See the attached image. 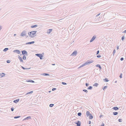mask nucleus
<instances>
[{"instance_id": "1", "label": "nucleus", "mask_w": 126, "mask_h": 126, "mask_svg": "<svg viewBox=\"0 0 126 126\" xmlns=\"http://www.w3.org/2000/svg\"><path fill=\"white\" fill-rule=\"evenodd\" d=\"M36 31H32L28 33V35L31 38H33L36 36Z\"/></svg>"}, {"instance_id": "2", "label": "nucleus", "mask_w": 126, "mask_h": 126, "mask_svg": "<svg viewBox=\"0 0 126 126\" xmlns=\"http://www.w3.org/2000/svg\"><path fill=\"white\" fill-rule=\"evenodd\" d=\"M35 55L38 57H39L40 59H42V58L43 57L42 54H36Z\"/></svg>"}, {"instance_id": "3", "label": "nucleus", "mask_w": 126, "mask_h": 126, "mask_svg": "<svg viewBox=\"0 0 126 126\" xmlns=\"http://www.w3.org/2000/svg\"><path fill=\"white\" fill-rule=\"evenodd\" d=\"M77 53V51H74L71 55V56H76Z\"/></svg>"}, {"instance_id": "4", "label": "nucleus", "mask_w": 126, "mask_h": 126, "mask_svg": "<svg viewBox=\"0 0 126 126\" xmlns=\"http://www.w3.org/2000/svg\"><path fill=\"white\" fill-rule=\"evenodd\" d=\"M96 36H94L90 40V42H92L96 38Z\"/></svg>"}, {"instance_id": "5", "label": "nucleus", "mask_w": 126, "mask_h": 126, "mask_svg": "<svg viewBox=\"0 0 126 126\" xmlns=\"http://www.w3.org/2000/svg\"><path fill=\"white\" fill-rule=\"evenodd\" d=\"M13 52H16L18 54H20L21 52L19 50L17 49L14 50Z\"/></svg>"}, {"instance_id": "6", "label": "nucleus", "mask_w": 126, "mask_h": 126, "mask_svg": "<svg viewBox=\"0 0 126 126\" xmlns=\"http://www.w3.org/2000/svg\"><path fill=\"white\" fill-rule=\"evenodd\" d=\"M75 124H77V126H80L81 125L80 122L79 121H78Z\"/></svg>"}, {"instance_id": "7", "label": "nucleus", "mask_w": 126, "mask_h": 126, "mask_svg": "<svg viewBox=\"0 0 126 126\" xmlns=\"http://www.w3.org/2000/svg\"><path fill=\"white\" fill-rule=\"evenodd\" d=\"M31 119V117L30 116H28L24 118V121L28 120Z\"/></svg>"}, {"instance_id": "8", "label": "nucleus", "mask_w": 126, "mask_h": 126, "mask_svg": "<svg viewBox=\"0 0 126 126\" xmlns=\"http://www.w3.org/2000/svg\"><path fill=\"white\" fill-rule=\"evenodd\" d=\"M87 63H84L82 65H80L79 67V68H81L83 66H85L87 65Z\"/></svg>"}, {"instance_id": "9", "label": "nucleus", "mask_w": 126, "mask_h": 126, "mask_svg": "<svg viewBox=\"0 0 126 126\" xmlns=\"http://www.w3.org/2000/svg\"><path fill=\"white\" fill-rule=\"evenodd\" d=\"M34 43H35L34 41H33L32 42H28L27 43H25V44H26V45H28V44L30 45V44H34Z\"/></svg>"}, {"instance_id": "10", "label": "nucleus", "mask_w": 126, "mask_h": 126, "mask_svg": "<svg viewBox=\"0 0 126 126\" xmlns=\"http://www.w3.org/2000/svg\"><path fill=\"white\" fill-rule=\"evenodd\" d=\"M5 75V74L4 73H1L0 74V76L1 78L4 77Z\"/></svg>"}, {"instance_id": "11", "label": "nucleus", "mask_w": 126, "mask_h": 126, "mask_svg": "<svg viewBox=\"0 0 126 126\" xmlns=\"http://www.w3.org/2000/svg\"><path fill=\"white\" fill-rule=\"evenodd\" d=\"M19 100V99H17L16 100H14L13 101V102L16 103H18Z\"/></svg>"}, {"instance_id": "12", "label": "nucleus", "mask_w": 126, "mask_h": 126, "mask_svg": "<svg viewBox=\"0 0 126 126\" xmlns=\"http://www.w3.org/2000/svg\"><path fill=\"white\" fill-rule=\"evenodd\" d=\"M33 91H31L30 92H28V93H27L25 94V95H27L31 94H32V93H33Z\"/></svg>"}, {"instance_id": "13", "label": "nucleus", "mask_w": 126, "mask_h": 126, "mask_svg": "<svg viewBox=\"0 0 126 126\" xmlns=\"http://www.w3.org/2000/svg\"><path fill=\"white\" fill-rule=\"evenodd\" d=\"M93 60H92L88 62H87L86 63H87V65H88L89 64H90L93 62Z\"/></svg>"}, {"instance_id": "14", "label": "nucleus", "mask_w": 126, "mask_h": 126, "mask_svg": "<svg viewBox=\"0 0 126 126\" xmlns=\"http://www.w3.org/2000/svg\"><path fill=\"white\" fill-rule=\"evenodd\" d=\"M112 109L115 110H117L119 109V108L117 107H113Z\"/></svg>"}, {"instance_id": "15", "label": "nucleus", "mask_w": 126, "mask_h": 126, "mask_svg": "<svg viewBox=\"0 0 126 126\" xmlns=\"http://www.w3.org/2000/svg\"><path fill=\"white\" fill-rule=\"evenodd\" d=\"M18 59H19L21 62H23V60L22 59V57H21L20 56H19L18 57Z\"/></svg>"}, {"instance_id": "16", "label": "nucleus", "mask_w": 126, "mask_h": 126, "mask_svg": "<svg viewBox=\"0 0 126 126\" xmlns=\"http://www.w3.org/2000/svg\"><path fill=\"white\" fill-rule=\"evenodd\" d=\"M52 31V29H49L47 31V33H50Z\"/></svg>"}, {"instance_id": "17", "label": "nucleus", "mask_w": 126, "mask_h": 126, "mask_svg": "<svg viewBox=\"0 0 126 126\" xmlns=\"http://www.w3.org/2000/svg\"><path fill=\"white\" fill-rule=\"evenodd\" d=\"M96 66L97 67H99V69L100 70H101L102 69L100 65L99 64H97L96 65Z\"/></svg>"}, {"instance_id": "18", "label": "nucleus", "mask_w": 126, "mask_h": 126, "mask_svg": "<svg viewBox=\"0 0 126 126\" xmlns=\"http://www.w3.org/2000/svg\"><path fill=\"white\" fill-rule=\"evenodd\" d=\"M93 117L92 115L91 114H90L89 116L90 119H92L93 118Z\"/></svg>"}, {"instance_id": "19", "label": "nucleus", "mask_w": 126, "mask_h": 126, "mask_svg": "<svg viewBox=\"0 0 126 126\" xmlns=\"http://www.w3.org/2000/svg\"><path fill=\"white\" fill-rule=\"evenodd\" d=\"M86 115L87 116H89L90 115V112L89 111H87L86 112Z\"/></svg>"}, {"instance_id": "20", "label": "nucleus", "mask_w": 126, "mask_h": 126, "mask_svg": "<svg viewBox=\"0 0 126 126\" xmlns=\"http://www.w3.org/2000/svg\"><path fill=\"white\" fill-rule=\"evenodd\" d=\"M103 81L105 82H107L109 81L108 79L107 78H106L103 79Z\"/></svg>"}, {"instance_id": "21", "label": "nucleus", "mask_w": 126, "mask_h": 126, "mask_svg": "<svg viewBox=\"0 0 126 126\" xmlns=\"http://www.w3.org/2000/svg\"><path fill=\"white\" fill-rule=\"evenodd\" d=\"M37 26V25H33L31 26V27L32 28H33L34 27H36Z\"/></svg>"}, {"instance_id": "22", "label": "nucleus", "mask_w": 126, "mask_h": 126, "mask_svg": "<svg viewBox=\"0 0 126 126\" xmlns=\"http://www.w3.org/2000/svg\"><path fill=\"white\" fill-rule=\"evenodd\" d=\"M93 87L92 86H90L87 88L88 90H92V89Z\"/></svg>"}, {"instance_id": "23", "label": "nucleus", "mask_w": 126, "mask_h": 126, "mask_svg": "<svg viewBox=\"0 0 126 126\" xmlns=\"http://www.w3.org/2000/svg\"><path fill=\"white\" fill-rule=\"evenodd\" d=\"M8 48H4L3 50V51H4V52H6V51L7 50H8Z\"/></svg>"}, {"instance_id": "24", "label": "nucleus", "mask_w": 126, "mask_h": 126, "mask_svg": "<svg viewBox=\"0 0 126 126\" xmlns=\"http://www.w3.org/2000/svg\"><path fill=\"white\" fill-rule=\"evenodd\" d=\"M8 117V119H9V120H12L13 119V118H14V117L13 116H12L11 117Z\"/></svg>"}, {"instance_id": "25", "label": "nucleus", "mask_w": 126, "mask_h": 126, "mask_svg": "<svg viewBox=\"0 0 126 126\" xmlns=\"http://www.w3.org/2000/svg\"><path fill=\"white\" fill-rule=\"evenodd\" d=\"M43 75L45 76H49V74L47 73H44L43 74Z\"/></svg>"}, {"instance_id": "26", "label": "nucleus", "mask_w": 126, "mask_h": 126, "mask_svg": "<svg viewBox=\"0 0 126 126\" xmlns=\"http://www.w3.org/2000/svg\"><path fill=\"white\" fill-rule=\"evenodd\" d=\"M118 113L116 112H113V114L114 115H116Z\"/></svg>"}, {"instance_id": "27", "label": "nucleus", "mask_w": 126, "mask_h": 126, "mask_svg": "<svg viewBox=\"0 0 126 126\" xmlns=\"http://www.w3.org/2000/svg\"><path fill=\"white\" fill-rule=\"evenodd\" d=\"M21 52H22V54L23 55V56L22 57V59H23L24 60V50H22Z\"/></svg>"}, {"instance_id": "28", "label": "nucleus", "mask_w": 126, "mask_h": 126, "mask_svg": "<svg viewBox=\"0 0 126 126\" xmlns=\"http://www.w3.org/2000/svg\"><path fill=\"white\" fill-rule=\"evenodd\" d=\"M78 115L79 116H80L81 115V112H79L78 113Z\"/></svg>"}, {"instance_id": "29", "label": "nucleus", "mask_w": 126, "mask_h": 126, "mask_svg": "<svg viewBox=\"0 0 126 126\" xmlns=\"http://www.w3.org/2000/svg\"><path fill=\"white\" fill-rule=\"evenodd\" d=\"M54 104H50L49 105V106L50 107H53V106H54Z\"/></svg>"}, {"instance_id": "30", "label": "nucleus", "mask_w": 126, "mask_h": 126, "mask_svg": "<svg viewBox=\"0 0 126 126\" xmlns=\"http://www.w3.org/2000/svg\"><path fill=\"white\" fill-rule=\"evenodd\" d=\"M25 54L26 55H27V51L26 50H24V54Z\"/></svg>"}, {"instance_id": "31", "label": "nucleus", "mask_w": 126, "mask_h": 126, "mask_svg": "<svg viewBox=\"0 0 126 126\" xmlns=\"http://www.w3.org/2000/svg\"><path fill=\"white\" fill-rule=\"evenodd\" d=\"M125 39V36H123L122 37V40L123 41Z\"/></svg>"}, {"instance_id": "32", "label": "nucleus", "mask_w": 126, "mask_h": 126, "mask_svg": "<svg viewBox=\"0 0 126 126\" xmlns=\"http://www.w3.org/2000/svg\"><path fill=\"white\" fill-rule=\"evenodd\" d=\"M20 117V116H15L14 117V118L15 119H16L17 118H18Z\"/></svg>"}, {"instance_id": "33", "label": "nucleus", "mask_w": 126, "mask_h": 126, "mask_svg": "<svg viewBox=\"0 0 126 126\" xmlns=\"http://www.w3.org/2000/svg\"><path fill=\"white\" fill-rule=\"evenodd\" d=\"M83 91L85 92H86V93H87L88 92V91L87 90H85V89L83 90Z\"/></svg>"}, {"instance_id": "34", "label": "nucleus", "mask_w": 126, "mask_h": 126, "mask_svg": "<svg viewBox=\"0 0 126 126\" xmlns=\"http://www.w3.org/2000/svg\"><path fill=\"white\" fill-rule=\"evenodd\" d=\"M107 86H105L104 87V88H103V90L104 91L105 89H106L107 88Z\"/></svg>"}, {"instance_id": "35", "label": "nucleus", "mask_w": 126, "mask_h": 126, "mask_svg": "<svg viewBox=\"0 0 126 126\" xmlns=\"http://www.w3.org/2000/svg\"><path fill=\"white\" fill-rule=\"evenodd\" d=\"M118 121L119 122H122V119H119L118 120Z\"/></svg>"}, {"instance_id": "36", "label": "nucleus", "mask_w": 126, "mask_h": 126, "mask_svg": "<svg viewBox=\"0 0 126 126\" xmlns=\"http://www.w3.org/2000/svg\"><path fill=\"white\" fill-rule=\"evenodd\" d=\"M21 36H24V31H23L22 32L21 34Z\"/></svg>"}, {"instance_id": "37", "label": "nucleus", "mask_w": 126, "mask_h": 126, "mask_svg": "<svg viewBox=\"0 0 126 126\" xmlns=\"http://www.w3.org/2000/svg\"><path fill=\"white\" fill-rule=\"evenodd\" d=\"M98 84L97 83H94V86H97V85H98Z\"/></svg>"}, {"instance_id": "38", "label": "nucleus", "mask_w": 126, "mask_h": 126, "mask_svg": "<svg viewBox=\"0 0 126 126\" xmlns=\"http://www.w3.org/2000/svg\"><path fill=\"white\" fill-rule=\"evenodd\" d=\"M115 52H116L115 50V49H114L113 50V55H114L115 53Z\"/></svg>"}, {"instance_id": "39", "label": "nucleus", "mask_w": 126, "mask_h": 126, "mask_svg": "<svg viewBox=\"0 0 126 126\" xmlns=\"http://www.w3.org/2000/svg\"><path fill=\"white\" fill-rule=\"evenodd\" d=\"M11 61L10 60H7L6 61V62L7 63H10Z\"/></svg>"}, {"instance_id": "40", "label": "nucleus", "mask_w": 126, "mask_h": 126, "mask_svg": "<svg viewBox=\"0 0 126 126\" xmlns=\"http://www.w3.org/2000/svg\"><path fill=\"white\" fill-rule=\"evenodd\" d=\"M101 57V56L99 55H98L97 56V57L98 58H100Z\"/></svg>"}, {"instance_id": "41", "label": "nucleus", "mask_w": 126, "mask_h": 126, "mask_svg": "<svg viewBox=\"0 0 126 126\" xmlns=\"http://www.w3.org/2000/svg\"><path fill=\"white\" fill-rule=\"evenodd\" d=\"M11 110L12 111H13L14 110V109L13 108H11Z\"/></svg>"}, {"instance_id": "42", "label": "nucleus", "mask_w": 126, "mask_h": 126, "mask_svg": "<svg viewBox=\"0 0 126 126\" xmlns=\"http://www.w3.org/2000/svg\"><path fill=\"white\" fill-rule=\"evenodd\" d=\"M99 52V50H98L96 52V55L98 54Z\"/></svg>"}, {"instance_id": "43", "label": "nucleus", "mask_w": 126, "mask_h": 126, "mask_svg": "<svg viewBox=\"0 0 126 126\" xmlns=\"http://www.w3.org/2000/svg\"><path fill=\"white\" fill-rule=\"evenodd\" d=\"M62 84H63V85H66V83L65 82H62Z\"/></svg>"}, {"instance_id": "44", "label": "nucleus", "mask_w": 126, "mask_h": 126, "mask_svg": "<svg viewBox=\"0 0 126 126\" xmlns=\"http://www.w3.org/2000/svg\"><path fill=\"white\" fill-rule=\"evenodd\" d=\"M119 77L120 78H122V74H121L120 75Z\"/></svg>"}, {"instance_id": "45", "label": "nucleus", "mask_w": 126, "mask_h": 126, "mask_svg": "<svg viewBox=\"0 0 126 126\" xmlns=\"http://www.w3.org/2000/svg\"><path fill=\"white\" fill-rule=\"evenodd\" d=\"M56 88H53L52 89V91H54L56 90Z\"/></svg>"}, {"instance_id": "46", "label": "nucleus", "mask_w": 126, "mask_h": 126, "mask_svg": "<svg viewBox=\"0 0 126 126\" xmlns=\"http://www.w3.org/2000/svg\"><path fill=\"white\" fill-rule=\"evenodd\" d=\"M30 82H32V83L34 82V81L33 80H30Z\"/></svg>"}, {"instance_id": "47", "label": "nucleus", "mask_w": 126, "mask_h": 126, "mask_svg": "<svg viewBox=\"0 0 126 126\" xmlns=\"http://www.w3.org/2000/svg\"><path fill=\"white\" fill-rule=\"evenodd\" d=\"M30 80H26L25 81H24V82H30Z\"/></svg>"}, {"instance_id": "48", "label": "nucleus", "mask_w": 126, "mask_h": 126, "mask_svg": "<svg viewBox=\"0 0 126 126\" xmlns=\"http://www.w3.org/2000/svg\"><path fill=\"white\" fill-rule=\"evenodd\" d=\"M89 84L88 83H86V84H85L86 86L87 87L88 86Z\"/></svg>"}, {"instance_id": "49", "label": "nucleus", "mask_w": 126, "mask_h": 126, "mask_svg": "<svg viewBox=\"0 0 126 126\" xmlns=\"http://www.w3.org/2000/svg\"><path fill=\"white\" fill-rule=\"evenodd\" d=\"M124 60V58H121L120 59V60L121 61H123Z\"/></svg>"}, {"instance_id": "50", "label": "nucleus", "mask_w": 126, "mask_h": 126, "mask_svg": "<svg viewBox=\"0 0 126 126\" xmlns=\"http://www.w3.org/2000/svg\"><path fill=\"white\" fill-rule=\"evenodd\" d=\"M104 125L103 123H102L101 126H104Z\"/></svg>"}, {"instance_id": "51", "label": "nucleus", "mask_w": 126, "mask_h": 126, "mask_svg": "<svg viewBox=\"0 0 126 126\" xmlns=\"http://www.w3.org/2000/svg\"><path fill=\"white\" fill-rule=\"evenodd\" d=\"M100 13L98 14L97 15H96V16L97 17V16H99L100 15Z\"/></svg>"}, {"instance_id": "52", "label": "nucleus", "mask_w": 126, "mask_h": 126, "mask_svg": "<svg viewBox=\"0 0 126 126\" xmlns=\"http://www.w3.org/2000/svg\"><path fill=\"white\" fill-rule=\"evenodd\" d=\"M26 59V56L24 55V60H25Z\"/></svg>"}, {"instance_id": "53", "label": "nucleus", "mask_w": 126, "mask_h": 126, "mask_svg": "<svg viewBox=\"0 0 126 126\" xmlns=\"http://www.w3.org/2000/svg\"><path fill=\"white\" fill-rule=\"evenodd\" d=\"M91 123V122L90 121H89V124H90Z\"/></svg>"}, {"instance_id": "54", "label": "nucleus", "mask_w": 126, "mask_h": 126, "mask_svg": "<svg viewBox=\"0 0 126 126\" xmlns=\"http://www.w3.org/2000/svg\"><path fill=\"white\" fill-rule=\"evenodd\" d=\"M123 33H126V30H125L123 32Z\"/></svg>"}, {"instance_id": "55", "label": "nucleus", "mask_w": 126, "mask_h": 126, "mask_svg": "<svg viewBox=\"0 0 126 126\" xmlns=\"http://www.w3.org/2000/svg\"><path fill=\"white\" fill-rule=\"evenodd\" d=\"M119 49V47L118 46L117 47V49Z\"/></svg>"}, {"instance_id": "56", "label": "nucleus", "mask_w": 126, "mask_h": 126, "mask_svg": "<svg viewBox=\"0 0 126 126\" xmlns=\"http://www.w3.org/2000/svg\"><path fill=\"white\" fill-rule=\"evenodd\" d=\"M1 26H0V30L1 29Z\"/></svg>"}, {"instance_id": "57", "label": "nucleus", "mask_w": 126, "mask_h": 126, "mask_svg": "<svg viewBox=\"0 0 126 126\" xmlns=\"http://www.w3.org/2000/svg\"><path fill=\"white\" fill-rule=\"evenodd\" d=\"M52 65H55V64L54 63V64H52Z\"/></svg>"}, {"instance_id": "58", "label": "nucleus", "mask_w": 126, "mask_h": 126, "mask_svg": "<svg viewBox=\"0 0 126 126\" xmlns=\"http://www.w3.org/2000/svg\"><path fill=\"white\" fill-rule=\"evenodd\" d=\"M102 116H103V115H101L100 116V118H101V117Z\"/></svg>"}, {"instance_id": "59", "label": "nucleus", "mask_w": 126, "mask_h": 126, "mask_svg": "<svg viewBox=\"0 0 126 126\" xmlns=\"http://www.w3.org/2000/svg\"><path fill=\"white\" fill-rule=\"evenodd\" d=\"M21 67L22 68V69H24V67L22 66H21Z\"/></svg>"}, {"instance_id": "60", "label": "nucleus", "mask_w": 126, "mask_h": 126, "mask_svg": "<svg viewBox=\"0 0 126 126\" xmlns=\"http://www.w3.org/2000/svg\"><path fill=\"white\" fill-rule=\"evenodd\" d=\"M16 34H14V36H16Z\"/></svg>"}, {"instance_id": "61", "label": "nucleus", "mask_w": 126, "mask_h": 126, "mask_svg": "<svg viewBox=\"0 0 126 126\" xmlns=\"http://www.w3.org/2000/svg\"><path fill=\"white\" fill-rule=\"evenodd\" d=\"M24 36H26V34H25V33L24 32Z\"/></svg>"}, {"instance_id": "62", "label": "nucleus", "mask_w": 126, "mask_h": 126, "mask_svg": "<svg viewBox=\"0 0 126 126\" xmlns=\"http://www.w3.org/2000/svg\"><path fill=\"white\" fill-rule=\"evenodd\" d=\"M27 69V68H24V69Z\"/></svg>"}, {"instance_id": "63", "label": "nucleus", "mask_w": 126, "mask_h": 126, "mask_svg": "<svg viewBox=\"0 0 126 126\" xmlns=\"http://www.w3.org/2000/svg\"><path fill=\"white\" fill-rule=\"evenodd\" d=\"M117 82V81H115V83H116Z\"/></svg>"}, {"instance_id": "64", "label": "nucleus", "mask_w": 126, "mask_h": 126, "mask_svg": "<svg viewBox=\"0 0 126 126\" xmlns=\"http://www.w3.org/2000/svg\"><path fill=\"white\" fill-rule=\"evenodd\" d=\"M51 92V91H49V92Z\"/></svg>"}]
</instances>
